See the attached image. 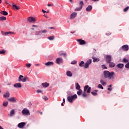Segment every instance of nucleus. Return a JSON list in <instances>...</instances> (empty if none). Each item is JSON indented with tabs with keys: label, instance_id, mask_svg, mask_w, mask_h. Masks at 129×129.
Instances as JSON below:
<instances>
[{
	"label": "nucleus",
	"instance_id": "f257e3e1",
	"mask_svg": "<svg viewBox=\"0 0 129 129\" xmlns=\"http://www.w3.org/2000/svg\"><path fill=\"white\" fill-rule=\"evenodd\" d=\"M113 74H114V72H109V71H104V76L105 78H108V79L110 80L114 79Z\"/></svg>",
	"mask_w": 129,
	"mask_h": 129
},
{
	"label": "nucleus",
	"instance_id": "f03ea898",
	"mask_svg": "<svg viewBox=\"0 0 129 129\" xmlns=\"http://www.w3.org/2000/svg\"><path fill=\"white\" fill-rule=\"evenodd\" d=\"M91 91V87H89L88 85L85 86L84 88V93L82 94L83 97H87V94H86V91L87 93H90Z\"/></svg>",
	"mask_w": 129,
	"mask_h": 129
},
{
	"label": "nucleus",
	"instance_id": "7ed1b4c3",
	"mask_svg": "<svg viewBox=\"0 0 129 129\" xmlns=\"http://www.w3.org/2000/svg\"><path fill=\"white\" fill-rule=\"evenodd\" d=\"M77 95L75 94L73 96H69L67 97L68 101L70 102V103H72L74 100H75L77 98Z\"/></svg>",
	"mask_w": 129,
	"mask_h": 129
},
{
	"label": "nucleus",
	"instance_id": "20e7f679",
	"mask_svg": "<svg viewBox=\"0 0 129 129\" xmlns=\"http://www.w3.org/2000/svg\"><path fill=\"white\" fill-rule=\"evenodd\" d=\"M23 77H24V76L20 75L19 77V79H18V81L19 82H21V81H22V82H26V81H29V78L28 77H25L23 79Z\"/></svg>",
	"mask_w": 129,
	"mask_h": 129
},
{
	"label": "nucleus",
	"instance_id": "39448f33",
	"mask_svg": "<svg viewBox=\"0 0 129 129\" xmlns=\"http://www.w3.org/2000/svg\"><path fill=\"white\" fill-rule=\"evenodd\" d=\"M83 5H84V3L83 1H80L79 3V7H77L75 9L76 12H79V11H81L82 10V8H83Z\"/></svg>",
	"mask_w": 129,
	"mask_h": 129
},
{
	"label": "nucleus",
	"instance_id": "423d86ee",
	"mask_svg": "<svg viewBox=\"0 0 129 129\" xmlns=\"http://www.w3.org/2000/svg\"><path fill=\"white\" fill-rule=\"evenodd\" d=\"M22 113L23 115H30V111L27 108H24L22 111Z\"/></svg>",
	"mask_w": 129,
	"mask_h": 129
},
{
	"label": "nucleus",
	"instance_id": "0eeeda50",
	"mask_svg": "<svg viewBox=\"0 0 129 129\" xmlns=\"http://www.w3.org/2000/svg\"><path fill=\"white\" fill-rule=\"evenodd\" d=\"M92 62V60L91 59H89L85 63L84 68H88V67H89V66L91 64Z\"/></svg>",
	"mask_w": 129,
	"mask_h": 129
},
{
	"label": "nucleus",
	"instance_id": "6e6552de",
	"mask_svg": "<svg viewBox=\"0 0 129 129\" xmlns=\"http://www.w3.org/2000/svg\"><path fill=\"white\" fill-rule=\"evenodd\" d=\"M26 124V122H22L18 124V126L19 127V128H24V126H25Z\"/></svg>",
	"mask_w": 129,
	"mask_h": 129
},
{
	"label": "nucleus",
	"instance_id": "1a4fd4ad",
	"mask_svg": "<svg viewBox=\"0 0 129 129\" xmlns=\"http://www.w3.org/2000/svg\"><path fill=\"white\" fill-rule=\"evenodd\" d=\"M47 30H41L40 31H36L35 33V35H41V33H42V34H46L47 33Z\"/></svg>",
	"mask_w": 129,
	"mask_h": 129
},
{
	"label": "nucleus",
	"instance_id": "9d476101",
	"mask_svg": "<svg viewBox=\"0 0 129 129\" xmlns=\"http://www.w3.org/2000/svg\"><path fill=\"white\" fill-rule=\"evenodd\" d=\"M28 22H29V23H35V22H36V19H35L33 17H29L28 18Z\"/></svg>",
	"mask_w": 129,
	"mask_h": 129
},
{
	"label": "nucleus",
	"instance_id": "9b49d317",
	"mask_svg": "<svg viewBox=\"0 0 129 129\" xmlns=\"http://www.w3.org/2000/svg\"><path fill=\"white\" fill-rule=\"evenodd\" d=\"M106 62L107 63H110L111 62V56L107 55L106 57Z\"/></svg>",
	"mask_w": 129,
	"mask_h": 129
},
{
	"label": "nucleus",
	"instance_id": "f8f14e48",
	"mask_svg": "<svg viewBox=\"0 0 129 129\" xmlns=\"http://www.w3.org/2000/svg\"><path fill=\"white\" fill-rule=\"evenodd\" d=\"M56 62L57 64H61V63H63V59L61 57H58L56 58Z\"/></svg>",
	"mask_w": 129,
	"mask_h": 129
},
{
	"label": "nucleus",
	"instance_id": "ddd939ff",
	"mask_svg": "<svg viewBox=\"0 0 129 129\" xmlns=\"http://www.w3.org/2000/svg\"><path fill=\"white\" fill-rule=\"evenodd\" d=\"M77 42L79 43L80 45H84V44H86V42L82 39H77Z\"/></svg>",
	"mask_w": 129,
	"mask_h": 129
},
{
	"label": "nucleus",
	"instance_id": "4468645a",
	"mask_svg": "<svg viewBox=\"0 0 129 129\" xmlns=\"http://www.w3.org/2000/svg\"><path fill=\"white\" fill-rule=\"evenodd\" d=\"M8 101L10 102H17V100L15 97H11L8 99Z\"/></svg>",
	"mask_w": 129,
	"mask_h": 129
},
{
	"label": "nucleus",
	"instance_id": "2eb2a0df",
	"mask_svg": "<svg viewBox=\"0 0 129 129\" xmlns=\"http://www.w3.org/2000/svg\"><path fill=\"white\" fill-rule=\"evenodd\" d=\"M122 49L123 51H128V45H127V44L123 45L122 46Z\"/></svg>",
	"mask_w": 129,
	"mask_h": 129
},
{
	"label": "nucleus",
	"instance_id": "dca6fc26",
	"mask_svg": "<svg viewBox=\"0 0 129 129\" xmlns=\"http://www.w3.org/2000/svg\"><path fill=\"white\" fill-rule=\"evenodd\" d=\"M14 86L15 88H21V87H22V85H21V83H17L14 85Z\"/></svg>",
	"mask_w": 129,
	"mask_h": 129
},
{
	"label": "nucleus",
	"instance_id": "f3484780",
	"mask_svg": "<svg viewBox=\"0 0 129 129\" xmlns=\"http://www.w3.org/2000/svg\"><path fill=\"white\" fill-rule=\"evenodd\" d=\"M12 8L14 10H20V6H18L16 5H15V3H13L12 5Z\"/></svg>",
	"mask_w": 129,
	"mask_h": 129
},
{
	"label": "nucleus",
	"instance_id": "a211bd4d",
	"mask_svg": "<svg viewBox=\"0 0 129 129\" xmlns=\"http://www.w3.org/2000/svg\"><path fill=\"white\" fill-rule=\"evenodd\" d=\"M1 33L3 36H8V35H11V34H13V32H4V31H2Z\"/></svg>",
	"mask_w": 129,
	"mask_h": 129
},
{
	"label": "nucleus",
	"instance_id": "6ab92c4d",
	"mask_svg": "<svg viewBox=\"0 0 129 129\" xmlns=\"http://www.w3.org/2000/svg\"><path fill=\"white\" fill-rule=\"evenodd\" d=\"M77 16V13L73 12L70 16V19H74Z\"/></svg>",
	"mask_w": 129,
	"mask_h": 129
},
{
	"label": "nucleus",
	"instance_id": "aec40b11",
	"mask_svg": "<svg viewBox=\"0 0 129 129\" xmlns=\"http://www.w3.org/2000/svg\"><path fill=\"white\" fill-rule=\"evenodd\" d=\"M54 64V63L52 61H48L46 63H44V65H45V66H53Z\"/></svg>",
	"mask_w": 129,
	"mask_h": 129
},
{
	"label": "nucleus",
	"instance_id": "412c9836",
	"mask_svg": "<svg viewBox=\"0 0 129 129\" xmlns=\"http://www.w3.org/2000/svg\"><path fill=\"white\" fill-rule=\"evenodd\" d=\"M3 97H4V98H8V97H10V92H7L6 93H5L3 95Z\"/></svg>",
	"mask_w": 129,
	"mask_h": 129
},
{
	"label": "nucleus",
	"instance_id": "4be33fe9",
	"mask_svg": "<svg viewBox=\"0 0 129 129\" xmlns=\"http://www.w3.org/2000/svg\"><path fill=\"white\" fill-rule=\"evenodd\" d=\"M109 66L110 68H113V67H115V63L113 62H109Z\"/></svg>",
	"mask_w": 129,
	"mask_h": 129
},
{
	"label": "nucleus",
	"instance_id": "5701e85b",
	"mask_svg": "<svg viewBox=\"0 0 129 129\" xmlns=\"http://www.w3.org/2000/svg\"><path fill=\"white\" fill-rule=\"evenodd\" d=\"M92 58L93 59V62H99V61L100 60V59H99V58H97V57H94L93 56L92 57Z\"/></svg>",
	"mask_w": 129,
	"mask_h": 129
},
{
	"label": "nucleus",
	"instance_id": "b1692460",
	"mask_svg": "<svg viewBox=\"0 0 129 129\" xmlns=\"http://www.w3.org/2000/svg\"><path fill=\"white\" fill-rule=\"evenodd\" d=\"M91 10H92V6L91 5H89L88 7L86 9V11L87 12H91Z\"/></svg>",
	"mask_w": 129,
	"mask_h": 129
},
{
	"label": "nucleus",
	"instance_id": "393cba45",
	"mask_svg": "<svg viewBox=\"0 0 129 129\" xmlns=\"http://www.w3.org/2000/svg\"><path fill=\"white\" fill-rule=\"evenodd\" d=\"M123 66H124V64L122 63H119L117 64L116 67L117 68H120V69H121V68H123Z\"/></svg>",
	"mask_w": 129,
	"mask_h": 129
},
{
	"label": "nucleus",
	"instance_id": "a878e982",
	"mask_svg": "<svg viewBox=\"0 0 129 129\" xmlns=\"http://www.w3.org/2000/svg\"><path fill=\"white\" fill-rule=\"evenodd\" d=\"M0 14H2V15H3V16H8V15H9L8 12L5 11H1V12H0Z\"/></svg>",
	"mask_w": 129,
	"mask_h": 129
},
{
	"label": "nucleus",
	"instance_id": "bb28decb",
	"mask_svg": "<svg viewBox=\"0 0 129 129\" xmlns=\"http://www.w3.org/2000/svg\"><path fill=\"white\" fill-rule=\"evenodd\" d=\"M67 75L69 76V77H72V73H71L70 71H68L67 72Z\"/></svg>",
	"mask_w": 129,
	"mask_h": 129
},
{
	"label": "nucleus",
	"instance_id": "cd10ccee",
	"mask_svg": "<svg viewBox=\"0 0 129 129\" xmlns=\"http://www.w3.org/2000/svg\"><path fill=\"white\" fill-rule=\"evenodd\" d=\"M8 104H9V102L7 101H4L3 103V106L7 107L8 106Z\"/></svg>",
	"mask_w": 129,
	"mask_h": 129
},
{
	"label": "nucleus",
	"instance_id": "c85d7f7f",
	"mask_svg": "<svg viewBox=\"0 0 129 129\" xmlns=\"http://www.w3.org/2000/svg\"><path fill=\"white\" fill-rule=\"evenodd\" d=\"M42 85H43V87H48L49 86V84L47 83H43Z\"/></svg>",
	"mask_w": 129,
	"mask_h": 129
},
{
	"label": "nucleus",
	"instance_id": "c756f323",
	"mask_svg": "<svg viewBox=\"0 0 129 129\" xmlns=\"http://www.w3.org/2000/svg\"><path fill=\"white\" fill-rule=\"evenodd\" d=\"M76 89H77V90H81L80 89V85H79V84H78V83H77V84H76Z\"/></svg>",
	"mask_w": 129,
	"mask_h": 129
},
{
	"label": "nucleus",
	"instance_id": "7c9ffc66",
	"mask_svg": "<svg viewBox=\"0 0 129 129\" xmlns=\"http://www.w3.org/2000/svg\"><path fill=\"white\" fill-rule=\"evenodd\" d=\"M47 39H48V40H50V41H52V40H54V39H55V36H49L47 38Z\"/></svg>",
	"mask_w": 129,
	"mask_h": 129
},
{
	"label": "nucleus",
	"instance_id": "2f4dec72",
	"mask_svg": "<svg viewBox=\"0 0 129 129\" xmlns=\"http://www.w3.org/2000/svg\"><path fill=\"white\" fill-rule=\"evenodd\" d=\"M85 62L82 60L81 61V62L79 63V66L80 67H83V66L84 67L85 65Z\"/></svg>",
	"mask_w": 129,
	"mask_h": 129
},
{
	"label": "nucleus",
	"instance_id": "473e14b6",
	"mask_svg": "<svg viewBox=\"0 0 129 129\" xmlns=\"http://www.w3.org/2000/svg\"><path fill=\"white\" fill-rule=\"evenodd\" d=\"M15 114V110L13 109L10 111V116H13Z\"/></svg>",
	"mask_w": 129,
	"mask_h": 129
},
{
	"label": "nucleus",
	"instance_id": "72a5a7b5",
	"mask_svg": "<svg viewBox=\"0 0 129 129\" xmlns=\"http://www.w3.org/2000/svg\"><path fill=\"white\" fill-rule=\"evenodd\" d=\"M7 20V17L5 16H2L0 17V21H6Z\"/></svg>",
	"mask_w": 129,
	"mask_h": 129
},
{
	"label": "nucleus",
	"instance_id": "f704fd0d",
	"mask_svg": "<svg viewBox=\"0 0 129 129\" xmlns=\"http://www.w3.org/2000/svg\"><path fill=\"white\" fill-rule=\"evenodd\" d=\"M77 94H78V95H81V94H82V90H79L77 92Z\"/></svg>",
	"mask_w": 129,
	"mask_h": 129
},
{
	"label": "nucleus",
	"instance_id": "c9c22d12",
	"mask_svg": "<svg viewBox=\"0 0 129 129\" xmlns=\"http://www.w3.org/2000/svg\"><path fill=\"white\" fill-rule=\"evenodd\" d=\"M122 62H123V63H127V62H128V59H126V58H124Z\"/></svg>",
	"mask_w": 129,
	"mask_h": 129
},
{
	"label": "nucleus",
	"instance_id": "e433bc0d",
	"mask_svg": "<svg viewBox=\"0 0 129 129\" xmlns=\"http://www.w3.org/2000/svg\"><path fill=\"white\" fill-rule=\"evenodd\" d=\"M100 83L102 84V85H105V84H106V83H105V82L103 81L102 80H100Z\"/></svg>",
	"mask_w": 129,
	"mask_h": 129
},
{
	"label": "nucleus",
	"instance_id": "4c0bfd02",
	"mask_svg": "<svg viewBox=\"0 0 129 129\" xmlns=\"http://www.w3.org/2000/svg\"><path fill=\"white\" fill-rule=\"evenodd\" d=\"M91 94H92V95H93L94 96H96L97 95V93L93 91L91 92Z\"/></svg>",
	"mask_w": 129,
	"mask_h": 129
},
{
	"label": "nucleus",
	"instance_id": "58836bf2",
	"mask_svg": "<svg viewBox=\"0 0 129 129\" xmlns=\"http://www.w3.org/2000/svg\"><path fill=\"white\" fill-rule=\"evenodd\" d=\"M59 56H64L65 57V56H67V54L66 53H59Z\"/></svg>",
	"mask_w": 129,
	"mask_h": 129
},
{
	"label": "nucleus",
	"instance_id": "ea45409f",
	"mask_svg": "<svg viewBox=\"0 0 129 129\" xmlns=\"http://www.w3.org/2000/svg\"><path fill=\"white\" fill-rule=\"evenodd\" d=\"M31 65L32 64L31 63H26V67H27V68H30V67H31Z\"/></svg>",
	"mask_w": 129,
	"mask_h": 129
},
{
	"label": "nucleus",
	"instance_id": "a19ab883",
	"mask_svg": "<svg viewBox=\"0 0 129 129\" xmlns=\"http://www.w3.org/2000/svg\"><path fill=\"white\" fill-rule=\"evenodd\" d=\"M128 9H129V7H127L123 9V12H127V10H128Z\"/></svg>",
	"mask_w": 129,
	"mask_h": 129
},
{
	"label": "nucleus",
	"instance_id": "79ce46f5",
	"mask_svg": "<svg viewBox=\"0 0 129 129\" xmlns=\"http://www.w3.org/2000/svg\"><path fill=\"white\" fill-rule=\"evenodd\" d=\"M98 88H101V89H103V87L102 85L99 84L98 85Z\"/></svg>",
	"mask_w": 129,
	"mask_h": 129
},
{
	"label": "nucleus",
	"instance_id": "37998d69",
	"mask_svg": "<svg viewBox=\"0 0 129 129\" xmlns=\"http://www.w3.org/2000/svg\"><path fill=\"white\" fill-rule=\"evenodd\" d=\"M125 68L129 69V62L125 65Z\"/></svg>",
	"mask_w": 129,
	"mask_h": 129
},
{
	"label": "nucleus",
	"instance_id": "c03bdc74",
	"mask_svg": "<svg viewBox=\"0 0 129 129\" xmlns=\"http://www.w3.org/2000/svg\"><path fill=\"white\" fill-rule=\"evenodd\" d=\"M102 68L103 69H107V68L104 64L102 65Z\"/></svg>",
	"mask_w": 129,
	"mask_h": 129
},
{
	"label": "nucleus",
	"instance_id": "a18cd8bd",
	"mask_svg": "<svg viewBox=\"0 0 129 129\" xmlns=\"http://www.w3.org/2000/svg\"><path fill=\"white\" fill-rule=\"evenodd\" d=\"M5 53H6V50L0 51V54H5Z\"/></svg>",
	"mask_w": 129,
	"mask_h": 129
},
{
	"label": "nucleus",
	"instance_id": "49530a36",
	"mask_svg": "<svg viewBox=\"0 0 129 129\" xmlns=\"http://www.w3.org/2000/svg\"><path fill=\"white\" fill-rule=\"evenodd\" d=\"M77 63V61L74 60L71 62V64H76Z\"/></svg>",
	"mask_w": 129,
	"mask_h": 129
},
{
	"label": "nucleus",
	"instance_id": "de8ad7c7",
	"mask_svg": "<svg viewBox=\"0 0 129 129\" xmlns=\"http://www.w3.org/2000/svg\"><path fill=\"white\" fill-rule=\"evenodd\" d=\"M36 92H37V93H42V91H41V90H37L36 91Z\"/></svg>",
	"mask_w": 129,
	"mask_h": 129
},
{
	"label": "nucleus",
	"instance_id": "09e8293b",
	"mask_svg": "<svg viewBox=\"0 0 129 129\" xmlns=\"http://www.w3.org/2000/svg\"><path fill=\"white\" fill-rule=\"evenodd\" d=\"M106 35L107 36H110V35H111V33L109 32H107L106 33Z\"/></svg>",
	"mask_w": 129,
	"mask_h": 129
},
{
	"label": "nucleus",
	"instance_id": "8fccbe9b",
	"mask_svg": "<svg viewBox=\"0 0 129 129\" xmlns=\"http://www.w3.org/2000/svg\"><path fill=\"white\" fill-rule=\"evenodd\" d=\"M43 98H44V99H45V100H48V97H47L46 96H44Z\"/></svg>",
	"mask_w": 129,
	"mask_h": 129
},
{
	"label": "nucleus",
	"instance_id": "3c124183",
	"mask_svg": "<svg viewBox=\"0 0 129 129\" xmlns=\"http://www.w3.org/2000/svg\"><path fill=\"white\" fill-rule=\"evenodd\" d=\"M42 12L44 13V14H45V13H47V12L46 11H45V10H42Z\"/></svg>",
	"mask_w": 129,
	"mask_h": 129
},
{
	"label": "nucleus",
	"instance_id": "603ef678",
	"mask_svg": "<svg viewBox=\"0 0 129 129\" xmlns=\"http://www.w3.org/2000/svg\"><path fill=\"white\" fill-rule=\"evenodd\" d=\"M32 27H35L36 28H38V26L35 25H33Z\"/></svg>",
	"mask_w": 129,
	"mask_h": 129
},
{
	"label": "nucleus",
	"instance_id": "864d4df0",
	"mask_svg": "<svg viewBox=\"0 0 129 129\" xmlns=\"http://www.w3.org/2000/svg\"><path fill=\"white\" fill-rule=\"evenodd\" d=\"M49 29H51L54 30L55 28L54 27H49Z\"/></svg>",
	"mask_w": 129,
	"mask_h": 129
},
{
	"label": "nucleus",
	"instance_id": "5fc2aeb1",
	"mask_svg": "<svg viewBox=\"0 0 129 129\" xmlns=\"http://www.w3.org/2000/svg\"><path fill=\"white\" fill-rule=\"evenodd\" d=\"M52 5L51 4H47V7H51Z\"/></svg>",
	"mask_w": 129,
	"mask_h": 129
},
{
	"label": "nucleus",
	"instance_id": "6e6d98bb",
	"mask_svg": "<svg viewBox=\"0 0 129 129\" xmlns=\"http://www.w3.org/2000/svg\"><path fill=\"white\" fill-rule=\"evenodd\" d=\"M108 90L110 91H111V89L110 88H108Z\"/></svg>",
	"mask_w": 129,
	"mask_h": 129
},
{
	"label": "nucleus",
	"instance_id": "4d7b16f0",
	"mask_svg": "<svg viewBox=\"0 0 129 129\" xmlns=\"http://www.w3.org/2000/svg\"><path fill=\"white\" fill-rule=\"evenodd\" d=\"M93 2H98L99 0H92Z\"/></svg>",
	"mask_w": 129,
	"mask_h": 129
},
{
	"label": "nucleus",
	"instance_id": "13d9d810",
	"mask_svg": "<svg viewBox=\"0 0 129 129\" xmlns=\"http://www.w3.org/2000/svg\"><path fill=\"white\" fill-rule=\"evenodd\" d=\"M62 101H63V103H65V99L63 98L62 100Z\"/></svg>",
	"mask_w": 129,
	"mask_h": 129
},
{
	"label": "nucleus",
	"instance_id": "bf43d9fd",
	"mask_svg": "<svg viewBox=\"0 0 129 129\" xmlns=\"http://www.w3.org/2000/svg\"><path fill=\"white\" fill-rule=\"evenodd\" d=\"M97 91H98V90H95L94 91V92H97Z\"/></svg>",
	"mask_w": 129,
	"mask_h": 129
},
{
	"label": "nucleus",
	"instance_id": "052dcab7",
	"mask_svg": "<svg viewBox=\"0 0 129 129\" xmlns=\"http://www.w3.org/2000/svg\"><path fill=\"white\" fill-rule=\"evenodd\" d=\"M0 129H4V128H3V127H2L1 126H0Z\"/></svg>",
	"mask_w": 129,
	"mask_h": 129
},
{
	"label": "nucleus",
	"instance_id": "680f3d73",
	"mask_svg": "<svg viewBox=\"0 0 129 129\" xmlns=\"http://www.w3.org/2000/svg\"><path fill=\"white\" fill-rule=\"evenodd\" d=\"M61 106H64V104H63V103H61Z\"/></svg>",
	"mask_w": 129,
	"mask_h": 129
},
{
	"label": "nucleus",
	"instance_id": "e2e57ef3",
	"mask_svg": "<svg viewBox=\"0 0 129 129\" xmlns=\"http://www.w3.org/2000/svg\"><path fill=\"white\" fill-rule=\"evenodd\" d=\"M31 30H35V28H31Z\"/></svg>",
	"mask_w": 129,
	"mask_h": 129
},
{
	"label": "nucleus",
	"instance_id": "0e129e2a",
	"mask_svg": "<svg viewBox=\"0 0 129 129\" xmlns=\"http://www.w3.org/2000/svg\"><path fill=\"white\" fill-rule=\"evenodd\" d=\"M35 66H39V64H35Z\"/></svg>",
	"mask_w": 129,
	"mask_h": 129
},
{
	"label": "nucleus",
	"instance_id": "69168bd1",
	"mask_svg": "<svg viewBox=\"0 0 129 129\" xmlns=\"http://www.w3.org/2000/svg\"><path fill=\"white\" fill-rule=\"evenodd\" d=\"M71 3H72V0H69Z\"/></svg>",
	"mask_w": 129,
	"mask_h": 129
},
{
	"label": "nucleus",
	"instance_id": "338daca9",
	"mask_svg": "<svg viewBox=\"0 0 129 129\" xmlns=\"http://www.w3.org/2000/svg\"><path fill=\"white\" fill-rule=\"evenodd\" d=\"M0 4H2V0H0Z\"/></svg>",
	"mask_w": 129,
	"mask_h": 129
},
{
	"label": "nucleus",
	"instance_id": "774afa93",
	"mask_svg": "<svg viewBox=\"0 0 129 129\" xmlns=\"http://www.w3.org/2000/svg\"><path fill=\"white\" fill-rule=\"evenodd\" d=\"M109 87H111V85H109Z\"/></svg>",
	"mask_w": 129,
	"mask_h": 129
}]
</instances>
